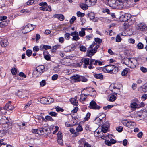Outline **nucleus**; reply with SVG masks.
I'll use <instances>...</instances> for the list:
<instances>
[{"label":"nucleus","mask_w":147,"mask_h":147,"mask_svg":"<svg viewBox=\"0 0 147 147\" xmlns=\"http://www.w3.org/2000/svg\"><path fill=\"white\" fill-rule=\"evenodd\" d=\"M88 107L90 109L94 110H99L101 108V107L97 105L96 102L93 100L90 102Z\"/></svg>","instance_id":"0eeeda50"},{"label":"nucleus","mask_w":147,"mask_h":147,"mask_svg":"<svg viewBox=\"0 0 147 147\" xmlns=\"http://www.w3.org/2000/svg\"><path fill=\"white\" fill-rule=\"evenodd\" d=\"M88 16L90 19L91 20L94 19L95 18L94 14L93 13H89Z\"/></svg>","instance_id":"37998d69"},{"label":"nucleus","mask_w":147,"mask_h":147,"mask_svg":"<svg viewBox=\"0 0 147 147\" xmlns=\"http://www.w3.org/2000/svg\"><path fill=\"white\" fill-rule=\"evenodd\" d=\"M39 5L41 6L40 7V9L41 10L49 11H51V7L47 6V3L46 2H41L39 3Z\"/></svg>","instance_id":"39448f33"},{"label":"nucleus","mask_w":147,"mask_h":147,"mask_svg":"<svg viewBox=\"0 0 147 147\" xmlns=\"http://www.w3.org/2000/svg\"><path fill=\"white\" fill-rule=\"evenodd\" d=\"M11 72L13 75H15L17 73V70L15 68H13L11 70Z\"/></svg>","instance_id":"8fccbe9b"},{"label":"nucleus","mask_w":147,"mask_h":147,"mask_svg":"<svg viewBox=\"0 0 147 147\" xmlns=\"http://www.w3.org/2000/svg\"><path fill=\"white\" fill-rule=\"evenodd\" d=\"M45 118L46 119L47 121H54L52 118L50 116H45Z\"/></svg>","instance_id":"c03bdc74"},{"label":"nucleus","mask_w":147,"mask_h":147,"mask_svg":"<svg viewBox=\"0 0 147 147\" xmlns=\"http://www.w3.org/2000/svg\"><path fill=\"white\" fill-rule=\"evenodd\" d=\"M86 96L85 94H82L80 96V102L85 100L86 99Z\"/></svg>","instance_id":"2f4dec72"},{"label":"nucleus","mask_w":147,"mask_h":147,"mask_svg":"<svg viewBox=\"0 0 147 147\" xmlns=\"http://www.w3.org/2000/svg\"><path fill=\"white\" fill-rule=\"evenodd\" d=\"M58 77V75L57 74H55L52 77V79L53 80H55L57 79Z\"/></svg>","instance_id":"13d9d810"},{"label":"nucleus","mask_w":147,"mask_h":147,"mask_svg":"<svg viewBox=\"0 0 147 147\" xmlns=\"http://www.w3.org/2000/svg\"><path fill=\"white\" fill-rule=\"evenodd\" d=\"M97 60L91 59L90 61L89 65L88 66V68L90 69H93L94 67L92 65L93 64L94 65H96L97 64Z\"/></svg>","instance_id":"ddd939ff"},{"label":"nucleus","mask_w":147,"mask_h":147,"mask_svg":"<svg viewBox=\"0 0 147 147\" xmlns=\"http://www.w3.org/2000/svg\"><path fill=\"white\" fill-rule=\"evenodd\" d=\"M95 53L92 50H88L87 51L86 56L89 57H91Z\"/></svg>","instance_id":"5701e85b"},{"label":"nucleus","mask_w":147,"mask_h":147,"mask_svg":"<svg viewBox=\"0 0 147 147\" xmlns=\"http://www.w3.org/2000/svg\"><path fill=\"white\" fill-rule=\"evenodd\" d=\"M33 49L34 52H36L38 51L39 49L38 46H35L33 48Z\"/></svg>","instance_id":"052dcab7"},{"label":"nucleus","mask_w":147,"mask_h":147,"mask_svg":"<svg viewBox=\"0 0 147 147\" xmlns=\"http://www.w3.org/2000/svg\"><path fill=\"white\" fill-rule=\"evenodd\" d=\"M95 41L96 43H101L102 41V40L101 39H100L99 38H95Z\"/></svg>","instance_id":"5fc2aeb1"},{"label":"nucleus","mask_w":147,"mask_h":147,"mask_svg":"<svg viewBox=\"0 0 147 147\" xmlns=\"http://www.w3.org/2000/svg\"><path fill=\"white\" fill-rule=\"evenodd\" d=\"M82 130L83 129L81 126L80 125L78 126L76 129V131L77 134V135L78 134V132L81 131H82Z\"/></svg>","instance_id":"4c0bfd02"},{"label":"nucleus","mask_w":147,"mask_h":147,"mask_svg":"<svg viewBox=\"0 0 147 147\" xmlns=\"http://www.w3.org/2000/svg\"><path fill=\"white\" fill-rule=\"evenodd\" d=\"M49 114L51 116L54 117H56L57 115V113L55 112L52 111L49 113Z\"/></svg>","instance_id":"0e129e2a"},{"label":"nucleus","mask_w":147,"mask_h":147,"mask_svg":"<svg viewBox=\"0 0 147 147\" xmlns=\"http://www.w3.org/2000/svg\"><path fill=\"white\" fill-rule=\"evenodd\" d=\"M139 91L141 92H146L147 91V83L140 87Z\"/></svg>","instance_id":"dca6fc26"},{"label":"nucleus","mask_w":147,"mask_h":147,"mask_svg":"<svg viewBox=\"0 0 147 147\" xmlns=\"http://www.w3.org/2000/svg\"><path fill=\"white\" fill-rule=\"evenodd\" d=\"M80 81H81L82 82H85L87 81V79L84 76H80L79 78Z\"/></svg>","instance_id":"f704fd0d"},{"label":"nucleus","mask_w":147,"mask_h":147,"mask_svg":"<svg viewBox=\"0 0 147 147\" xmlns=\"http://www.w3.org/2000/svg\"><path fill=\"white\" fill-rule=\"evenodd\" d=\"M85 143H86V142H85V139L84 138L81 139L78 142V144L80 145H84Z\"/></svg>","instance_id":"c9c22d12"},{"label":"nucleus","mask_w":147,"mask_h":147,"mask_svg":"<svg viewBox=\"0 0 147 147\" xmlns=\"http://www.w3.org/2000/svg\"><path fill=\"white\" fill-rule=\"evenodd\" d=\"M14 108V106L11 105V101H9L6 104L4 109L5 110L9 111L13 110Z\"/></svg>","instance_id":"9b49d317"},{"label":"nucleus","mask_w":147,"mask_h":147,"mask_svg":"<svg viewBox=\"0 0 147 147\" xmlns=\"http://www.w3.org/2000/svg\"><path fill=\"white\" fill-rule=\"evenodd\" d=\"M0 123L2 124H6L7 126L8 127L10 124V123L8 119L5 117H4L2 118L0 120Z\"/></svg>","instance_id":"9d476101"},{"label":"nucleus","mask_w":147,"mask_h":147,"mask_svg":"<svg viewBox=\"0 0 147 147\" xmlns=\"http://www.w3.org/2000/svg\"><path fill=\"white\" fill-rule=\"evenodd\" d=\"M97 0H86L85 3L89 6H93L95 4Z\"/></svg>","instance_id":"4468645a"},{"label":"nucleus","mask_w":147,"mask_h":147,"mask_svg":"<svg viewBox=\"0 0 147 147\" xmlns=\"http://www.w3.org/2000/svg\"><path fill=\"white\" fill-rule=\"evenodd\" d=\"M140 70L143 73H145L147 72V68H145L144 67H141L140 68Z\"/></svg>","instance_id":"603ef678"},{"label":"nucleus","mask_w":147,"mask_h":147,"mask_svg":"<svg viewBox=\"0 0 147 147\" xmlns=\"http://www.w3.org/2000/svg\"><path fill=\"white\" fill-rule=\"evenodd\" d=\"M22 31L23 32L26 34L30 32V30L27 25L24 27V28L22 29Z\"/></svg>","instance_id":"393cba45"},{"label":"nucleus","mask_w":147,"mask_h":147,"mask_svg":"<svg viewBox=\"0 0 147 147\" xmlns=\"http://www.w3.org/2000/svg\"><path fill=\"white\" fill-rule=\"evenodd\" d=\"M61 45H56L53 47V48L54 50H55L57 49L60 47Z\"/></svg>","instance_id":"69168bd1"},{"label":"nucleus","mask_w":147,"mask_h":147,"mask_svg":"<svg viewBox=\"0 0 147 147\" xmlns=\"http://www.w3.org/2000/svg\"><path fill=\"white\" fill-rule=\"evenodd\" d=\"M89 59L87 58H83L81 59L82 63L80 62L79 63L82 65L83 64V67L86 68H87V66L89 65Z\"/></svg>","instance_id":"1a4fd4ad"},{"label":"nucleus","mask_w":147,"mask_h":147,"mask_svg":"<svg viewBox=\"0 0 147 147\" xmlns=\"http://www.w3.org/2000/svg\"><path fill=\"white\" fill-rule=\"evenodd\" d=\"M122 123L124 125L130 128H134L136 125L135 122L130 121H129L127 120H123L122 121Z\"/></svg>","instance_id":"20e7f679"},{"label":"nucleus","mask_w":147,"mask_h":147,"mask_svg":"<svg viewBox=\"0 0 147 147\" xmlns=\"http://www.w3.org/2000/svg\"><path fill=\"white\" fill-rule=\"evenodd\" d=\"M58 139L62 138V134L61 132L59 131L57 134Z\"/></svg>","instance_id":"e2e57ef3"},{"label":"nucleus","mask_w":147,"mask_h":147,"mask_svg":"<svg viewBox=\"0 0 147 147\" xmlns=\"http://www.w3.org/2000/svg\"><path fill=\"white\" fill-rule=\"evenodd\" d=\"M32 103V101L31 100H30L25 106L24 108L27 109L28 108Z\"/></svg>","instance_id":"79ce46f5"},{"label":"nucleus","mask_w":147,"mask_h":147,"mask_svg":"<svg viewBox=\"0 0 147 147\" xmlns=\"http://www.w3.org/2000/svg\"><path fill=\"white\" fill-rule=\"evenodd\" d=\"M89 6L85 3V4H81L80 5V7L83 10H85L88 9V6Z\"/></svg>","instance_id":"cd10ccee"},{"label":"nucleus","mask_w":147,"mask_h":147,"mask_svg":"<svg viewBox=\"0 0 147 147\" xmlns=\"http://www.w3.org/2000/svg\"><path fill=\"white\" fill-rule=\"evenodd\" d=\"M136 29L139 30L144 31L147 29L146 25L144 23H139L136 26Z\"/></svg>","instance_id":"6e6552de"},{"label":"nucleus","mask_w":147,"mask_h":147,"mask_svg":"<svg viewBox=\"0 0 147 147\" xmlns=\"http://www.w3.org/2000/svg\"><path fill=\"white\" fill-rule=\"evenodd\" d=\"M117 67L114 65H110L103 68V71L105 72L110 73H115L118 71Z\"/></svg>","instance_id":"f03ea898"},{"label":"nucleus","mask_w":147,"mask_h":147,"mask_svg":"<svg viewBox=\"0 0 147 147\" xmlns=\"http://www.w3.org/2000/svg\"><path fill=\"white\" fill-rule=\"evenodd\" d=\"M80 49L81 51L85 52L86 51L87 49L85 46L83 45H80Z\"/></svg>","instance_id":"ea45409f"},{"label":"nucleus","mask_w":147,"mask_h":147,"mask_svg":"<svg viewBox=\"0 0 147 147\" xmlns=\"http://www.w3.org/2000/svg\"><path fill=\"white\" fill-rule=\"evenodd\" d=\"M39 132V134H44L47 133L48 131V129L47 128H42L39 129H38Z\"/></svg>","instance_id":"aec40b11"},{"label":"nucleus","mask_w":147,"mask_h":147,"mask_svg":"<svg viewBox=\"0 0 147 147\" xmlns=\"http://www.w3.org/2000/svg\"><path fill=\"white\" fill-rule=\"evenodd\" d=\"M90 47L91 48H92L94 47V49L92 50L94 52L96 53L97 51V49L99 47V46L98 45H97L96 43L94 42L90 45Z\"/></svg>","instance_id":"f3484780"},{"label":"nucleus","mask_w":147,"mask_h":147,"mask_svg":"<svg viewBox=\"0 0 147 147\" xmlns=\"http://www.w3.org/2000/svg\"><path fill=\"white\" fill-rule=\"evenodd\" d=\"M36 70L38 71H39V75H41L43 72L44 71L45 67L43 65H41L38 66L36 68Z\"/></svg>","instance_id":"412c9836"},{"label":"nucleus","mask_w":147,"mask_h":147,"mask_svg":"<svg viewBox=\"0 0 147 147\" xmlns=\"http://www.w3.org/2000/svg\"><path fill=\"white\" fill-rule=\"evenodd\" d=\"M54 101V99L50 97H42L40 100V102L43 104H49L53 102Z\"/></svg>","instance_id":"7ed1b4c3"},{"label":"nucleus","mask_w":147,"mask_h":147,"mask_svg":"<svg viewBox=\"0 0 147 147\" xmlns=\"http://www.w3.org/2000/svg\"><path fill=\"white\" fill-rule=\"evenodd\" d=\"M76 20V18L75 16H73L72 18L70 19V22L71 24H73L75 20Z\"/></svg>","instance_id":"338daca9"},{"label":"nucleus","mask_w":147,"mask_h":147,"mask_svg":"<svg viewBox=\"0 0 147 147\" xmlns=\"http://www.w3.org/2000/svg\"><path fill=\"white\" fill-rule=\"evenodd\" d=\"M116 98V97L114 95H112L111 96L109 99V101L111 102L115 101Z\"/></svg>","instance_id":"e433bc0d"},{"label":"nucleus","mask_w":147,"mask_h":147,"mask_svg":"<svg viewBox=\"0 0 147 147\" xmlns=\"http://www.w3.org/2000/svg\"><path fill=\"white\" fill-rule=\"evenodd\" d=\"M72 36H73V38H72V40L73 41H77L80 39V38L79 37V35Z\"/></svg>","instance_id":"de8ad7c7"},{"label":"nucleus","mask_w":147,"mask_h":147,"mask_svg":"<svg viewBox=\"0 0 147 147\" xmlns=\"http://www.w3.org/2000/svg\"><path fill=\"white\" fill-rule=\"evenodd\" d=\"M128 72V69L126 68L124 69L121 72V75L123 76H126Z\"/></svg>","instance_id":"58836bf2"},{"label":"nucleus","mask_w":147,"mask_h":147,"mask_svg":"<svg viewBox=\"0 0 147 147\" xmlns=\"http://www.w3.org/2000/svg\"><path fill=\"white\" fill-rule=\"evenodd\" d=\"M26 55L28 57H30L31 56L32 53V51L31 50H27L26 51Z\"/></svg>","instance_id":"a19ab883"},{"label":"nucleus","mask_w":147,"mask_h":147,"mask_svg":"<svg viewBox=\"0 0 147 147\" xmlns=\"http://www.w3.org/2000/svg\"><path fill=\"white\" fill-rule=\"evenodd\" d=\"M55 16L60 21H63L64 19V16L62 14H56Z\"/></svg>","instance_id":"bb28decb"},{"label":"nucleus","mask_w":147,"mask_h":147,"mask_svg":"<svg viewBox=\"0 0 147 147\" xmlns=\"http://www.w3.org/2000/svg\"><path fill=\"white\" fill-rule=\"evenodd\" d=\"M71 35V34H70L69 33H66L65 34V38L66 40H69L70 39Z\"/></svg>","instance_id":"09e8293b"},{"label":"nucleus","mask_w":147,"mask_h":147,"mask_svg":"<svg viewBox=\"0 0 147 147\" xmlns=\"http://www.w3.org/2000/svg\"><path fill=\"white\" fill-rule=\"evenodd\" d=\"M106 116L105 114L104 113H100L99 114L98 117H96L95 120H100V122L101 121H102V119L105 118Z\"/></svg>","instance_id":"6ab92c4d"},{"label":"nucleus","mask_w":147,"mask_h":147,"mask_svg":"<svg viewBox=\"0 0 147 147\" xmlns=\"http://www.w3.org/2000/svg\"><path fill=\"white\" fill-rule=\"evenodd\" d=\"M85 14L82 13L80 11H78L77 13V15L78 17H82L84 16Z\"/></svg>","instance_id":"a18cd8bd"},{"label":"nucleus","mask_w":147,"mask_h":147,"mask_svg":"<svg viewBox=\"0 0 147 147\" xmlns=\"http://www.w3.org/2000/svg\"><path fill=\"white\" fill-rule=\"evenodd\" d=\"M143 45L141 42H139L137 45V47L139 49H142L143 47Z\"/></svg>","instance_id":"864d4df0"},{"label":"nucleus","mask_w":147,"mask_h":147,"mask_svg":"<svg viewBox=\"0 0 147 147\" xmlns=\"http://www.w3.org/2000/svg\"><path fill=\"white\" fill-rule=\"evenodd\" d=\"M141 114L142 116V118H140L139 119V120H142L144 119L147 115V112L145 111H142L141 113Z\"/></svg>","instance_id":"c756f323"},{"label":"nucleus","mask_w":147,"mask_h":147,"mask_svg":"<svg viewBox=\"0 0 147 147\" xmlns=\"http://www.w3.org/2000/svg\"><path fill=\"white\" fill-rule=\"evenodd\" d=\"M41 50H42L43 49L45 50L49 49L51 48V47L49 45H43L40 46V47Z\"/></svg>","instance_id":"a878e982"},{"label":"nucleus","mask_w":147,"mask_h":147,"mask_svg":"<svg viewBox=\"0 0 147 147\" xmlns=\"http://www.w3.org/2000/svg\"><path fill=\"white\" fill-rule=\"evenodd\" d=\"M20 12L22 13L26 14L29 13L30 12V11L27 9H24L21 10L20 11Z\"/></svg>","instance_id":"bf43d9fd"},{"label":"nucleus","mask_w":147,"mask_h":147,"mask_svg":"<svg viewBox=\"0 0 147 147\" xmlns=\"http://www.w3.org/2000/svg\"><path fill=\"white\" fill-rule=\"evenodd\" d=\"M124 7V5L122 1H121L118 0L115 1V3L113 7V8H116L117 9H122Z\"/></svg>","instance_id":"423d86ee"},{"label":"nucleus","mask_w":147,"mask_h":147,"mask_svg":"<svg viewBox=\"0 0 147 147\" xmlns=\"http://www.w3.org/2000/svg\"><path fill=\"white\" fill-rule=\"evenodd\" d=\"M40 72L36 70V69H35V70L33 72V75L35 77H37L41 75H39Z\"/></svg>","instance_id":"72a5a7b5"},{"label":"nucleus","mask_w":147,"mask_h":147,"mask_svg":"<svg viewBox=\"0 0 147 147\" xmlns=\"http://www.w3.org/2000/svg\"><path fill=\"white\" fill-rule=\"evenodd\" d=\"M94 76L96 78L100 79H102L103 77V75L101 74H95Z\"/></svg>","instance_id":"c85d7f7f"},{"label":"nucleus","mask_w":147,"mask_h":147,"mask_svg":"<svg viewBox=\"0 0 147 147\" xmlns=\"http://www.w3.org/2000/svg\"><path fill=\"white\" fill-rule=\"evenodd\" d=\"M109 127V124L108 122H106L105 124L102 125V131L104 133H106L107 131L108 128Z\"/></svg>","instance_id":"f8f14e48"},{"label":"nucleus","mask_w":147,"mask_h":147,"mask_svg":"<svg viewBox=\"0 0 147 147\" xmlns=\"http://www.w3.org/2000/svg\"><path fill=\"white\" fill-rule=\"evenodd\" d=\"M80 76L78 75H74L70 77V79L72 80L75 82H80L79 78Z\"/></svg>","instance_id":"2eb2a0df"},{"label":"nucleus","mask_w":147,"mask_h":147,"mask_svg":"<svg viewBox=\"0 0 147 147\" xmlns=\"http://www.w3.org/2000/svg\"><path fill=\"white\" fill-rule=\"evenodd\" d=\"M121 40V38L119 35H117L116 38V41L117 42H120Z\"/></svg>","instance_id":"4d7b16f0"},{"label":"nucleus","mask_w":147,"mask_h":147,"mask_svg":"<svg viewBox=\"0 0 147 147\" xmlns=\"http://www.w3.org/2000/svg\"><path fill=\"white\" fill-rule=\"evenodd\" d=\"M138 105L136 102H133L131 103L130 105V107L133 108H135L137 107Z\"/></svg>","instance_id":"49530a36"},{"label":"nucleus","mask_w":147,"mask_h":147,"mask_svg":"<svg viewBox=\"0 0 147 147\" xmlns=\"http://www.w3.org/2000/svg\"><path fill=\"white\" fill-rule=\"evenodd\" d=\"M0 44L2 47H6L8 44V42L6 39H1L0 41Z\"/></svg>","instance_id":"4be33fe9"},{"label":"nucleus","mask_w":147,"mask_h":147,"mask_svg":"<svg viewBox=\"0 0 147 147\" xmlns=\"http://www.w3.org/2000/svg\"><path fill=\"white\" fill-rule=\"evenodd\" d=\"M46 84L45 80H42L40 83V85L41 86H44Z\"/></svg>","instance_id":"774afa93"},{"label":"nucleus","mask_w":147,"mask_h":147,"mask_svg":"<svg viewBox=\"0 0 147 147\" xmlns=\"http://www.w3.org/2000/svg\"><path fill=\"white\" fill-rule=\"evenodd\" d=\"M27 25L30 30V31L33 30L35 27L34 25H33L30 24H28Z\"/></svg>","instance_id":"3c124183"},{"label":"nucleus","mask_w":147,"mask_h":147,"mask_svg":"<svg viewBox=\"0 0 147 147\" xmlns=\"http://www.w3.org/2000/svg\"><path fill=\"white\" fill-rule=\"evenodd\" d=\"M55 109H56V110L57 112H63L64 111V110L63 109L58 107H56Z\"/></svg>","instance_id":"680f3d73"},{"label":"nucleus","mask_w":147,"mask_h":147,"mask_svg":"<svg viewBox=\"0 0 147 147\" xmlns=\"http://www.w3.org/2000/svg\"><path fill=\"white\" fill-rule=\"evenodd\" d=\"M91 114L89 112H88L86 114L85 117L84 118L83 121H88L90 116Z\"/></svg>","instance_id":"7c9ffc66"},{"label":"nucleus","mask_w":147,"mask_h":147,"mask_svg":"<svg viewBox=\"0 0 147 147\" xmlns=\"http://www.w3.org/2000/svg\"><path fill=\"white\" fill-rule=\"evenodd\" d=\"M126 65L131 68L136 67L138 63L137 60L133 58H129L126 59L124 61Z\"/></svg>","instance_id":"f257e3e1"},{"label":"nucleus","mask_w":147,"mask_h":147,"mask_svg":"<svg viewBox=\"0 0 147 147\" xmlns=\"http://www.w3.org/2000/svg\"><path fill=\"white\" fill-rule=\"evenodd\" d=\"M87 28H82L81 30L79 32V35L81 37H83L85 36V31L87 30Z\"/></svg>","instance_id":"b1692460"},{"label":"nucleus","mask_w":147,"mask_h":147,"mask_svg":"<svg viewBox=\"0 0 147 147\" xmlns=\"http://www.w3.org/2000/svg\"><path fill=\"white\" fill-rule=\"evenodd\" d=\"M43 54L44 57L46 60H49L50 59V57L49 55L45 54L44 53H43Z\"/></svg>","instance_id":"6e6d98bb"},{"label":"nucleus","mask_w":147,"mask_h":147,"mask_svg":"<svg viewBox=\"0 0 147 147\" xmlns=\"http://www.w3.org/2000/svg\"><path fill=\"white\" fill-rule=\"evenodd\" d=\"M73 50L72 47L70 46H67L65 48V51L66 52H70Z\"/></svg>","instance_id":"473e14b6"},{"label":"nucleus","mask_w":147,"mask_h":147,"mask_svg":"<svg viewBox=\"0 0 147 147\" xmlns=\"http://www.w3.org/2000/svg\"><path fill=\"white\" fill-rule=\"evenodd\" d=\"M77 97L76 96L75 98H72L70 100L71 102L73 105L77 106L78 105V102L77 100Z\"/></svg>","instance_id":"a211bd4d"}]
</instances>
